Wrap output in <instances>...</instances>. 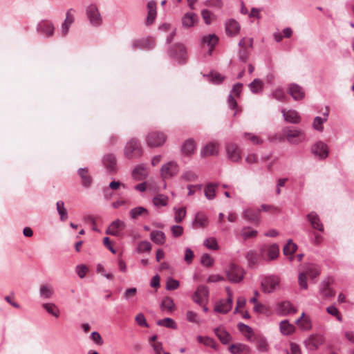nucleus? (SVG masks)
I'll return each instance as SVG.
<instances>
[{"label": "nucleus", "instance_id": "nucleus-1", "mask_svg": "<svg viewBox=\"0 0 354 354\" xmlns=\"http://www.w3.org/2000/svg\"><path fill=\"white\" fill-rule=\"evenodd\" d=\"M143 154V149L138 140L130 139L124 148V155L127 159H136L140 158Z\"/></svg>", "mask_w": 354, "mask_h": 354}, {"label": "nucleus", "instance_id": "nucleus-2", "mask_svg": "<svg viewBox=\"0 0 354 354\" xmlns=\"http://www.w3.org/2000/svg\"><path fill=\"white\" fill-rule=\"evenodd\" d=\"M225 272L228 281L233 283L240 282L245 274L244 270L234 263H230L225 268Z\"/></svg>", "mask_w": 354, "mask_h": 354}, {"label": "nucleus", "instance_id": "nucleus-3", "mask_svg": "<svg viewBox=\"0 0 354 354\" xmlns=\"http://www.w3.org/2000/svg\"><path fill=\"white\" fill-rule=\"evenodd\" d=\"M283 134L287 140L292 144L300 143L306 138L304 131L292 127L283 129Z\"/></svg>", "mask_w": 354, "mask_h": 354}, {"label": "nucleus", "instance_id": "nucleus-4", "mask_svg": "<svg viewBox=\"0 0 354 354\" xmlns=\"http://www.w3.org/2000/svg\"><path fill=\"white\" fill-rule=\"evenodd\" d=\"M167 136L162 132L151 131L146 136V142L148 147L156 148L162 146L166 141Z\"/></svg>", "mask_w": 354, "mask_h": 354}, {"label": "nucleus", "instance_id": "nucleus-5", "mask_svg": "<svg viewBox=\"0 0 354 354\" xmlns=\"http://www.w3.org/2000/svg\"><path fill=\"white\" fill-rule=\"evenodd\" d=\"M260 254L266 261H272L277 259L279 254V247L277 244L274 243L270 246L263 245L260 248Z\"/></svg>", "mask_w": 354, "mask_h": 354}, {"label": "nucleus", "instance_id": "nucleus-6", "mask_svg": "<svg viewBox=\"0 0 354 354\" xmlns=\"http://www.w3.org/2000/svg\"><path fill=\"white\" fill-rule=\"evenodd\" d=\"M179 171L178 164L174 161H170L164 164L160 169V176L163 179L170 178L176 176Z\"/></svg>", "mask_w": 354, "mask_h": 354}, {"label": "nucleus", "instance_id": "nucleus-7", "mask_svg": "<svg viewBox=\"0 0 354 354\" xmlns=\"http://www.w3.org/2000/svg\"><path fill=\"white\" fill-rule=\"evenodd\" d=\"M86 15L93 26H99L102 24V19L95 5L91 4L87 7Z\"/></svg>", "mask_w": 354, "mask_h": 354}, {"label": "nucleus", "instance_id": "nucleus-8", "mask_svg": "<svg viewBox=\"0 0 354 354\" xmlns=\"http://www.w3.org/2000/svg\"><path fill=\"white\" fill-rule=\"evenodd\" d=\"M263 291L270 293L279 286V279L275 276L266 277L261 282Z\"/></svg>", "mask_w": 354, "mask_h": 354}, {"label": "nucleus", "instance_id": "nucleus-9", "mask_svg": "<svg viewBox=\"0 0 354 354\" xmlns=\"http://www.w3.org/2000/svg\"><path fill=\"white\" fill-rule=\"evenodd\" d=\"M37 30L39 33L46 37H50L54 34L55 27L53 24L48 20L41 21L37 26Z\"/></svg>", "mask_w": 354, "mask_h": 354}, {"label": "nucleus", "instance_id": "nucleus-10", "mask_svg": "<svg viewBox=\"0 0 354 354\" xmlns=\"http://www.w3.org/2000/svg\"><path fill=\"white\" fill-rule=\"evenodd\" d=\"M131 46L133 49L150 50L154 47L155 41L151 37L142 38L133 41Z\"/></svg>", "mask_w": 354, "mask_h": 354}, {"label": "nucleus", "instance_id": "nucleus-11", "mask_svg": "<svg viewBox=\"0 0 354 354\" xmlns=\"http://www.w3.org/2000/svg\"><path fill=\"white\" fill-rule=\"evenodd\" d=\"M126 224L120 219H115L108 227L106 233L115 236L120 235L121 232L125 228Z\"/></svg>", "mask_w": 354, "mask_h": 354}, {"label": "nucleus", "instance_id": "nucleus-12", "mask_svg": "<svg viewBox=\"0 0 354 354\" xmlns=\"http://www.w3.org/2000/svg\"><path fill=\"white\" fill-rule=\"evenodd\" d=\"M324 342V337L320 335H312L304 342L306 347L308 350H316Z\"/></svg>", "mask_w": 354, "mask_h": 354}, {"label": "nucleus", "instance_id": "nucleus-13", "mask_svg": "<svg viewBox=\"0 0 354 354\" xmlns=\"http://www.w3.org/2000/svg\"><path fill=\"white\" fill-rule=\"evenodd\" d=\"M311 151L321 159H325L328 155L327 145L321 141L317 142L312 146Z\"/></svg>", "mask_w": 354, "mask_h": 354}, {"label": "nucleus", "instance_id": "nucleus-14", "mask_svg": "<svg viewBox=\"0 0 354 354\" xmlns=\"http://www.w3.org/2000/svg\"><path fill=\"white\" fill-rule=\"evenodd\" d=\"M261 209H254L251 208L246 209L243 212V218L246 219L248 221L259 224L260 221Z\"/></svg>", "mask_w": 354, "mask_h": 354}, {"label": "nucleus", "instance_id": "nucleus-15", "mask_svg": "<svg viewBox=\"0 0 354 354\" xmlns=\"http://www.w3.org/2000/svg\"><path fill=\"white\" fill-rule=\"evenodd\" d=\"M227 350L231 354H250V348L244 344L236 343L229 344Z\"/></svg>", "mask_w": 354, "mask_h": 354}, {"label": "nucleus", "instance_id": "nucleus-16", "mask_svg": "<svg viewBox=\"0 0 354 354\" xmlns=\"http://www.w3.org/2000/svg\"><path fill=\"white\" fill-rule=\"evenodd\" d=\"M241 30V26L238 21L234 19H229L225 23V32L229 37L237 35Z\"/></svg>", "mask_w": 354, "mask_h": 354}, {"label": "nucleus", "instance_id": "nucleus-17", "mask_svg": "<svg viewBox=\"0 0 354 354\" xmlns=\"http://www.w3.org/2000/svg\"><path fill=\"white\" fill-rule=\"evenodd\" d=\"M218 38L214 34H209L205 35L202 39V45L203 46L207 47L208 54L211 55L212 52L214 50L215 45L218 43Z\"/></svg>", "mask_w": 354, "mask_h": 354}, {"label": "nucleus", "instance_id": "nucleus-18", "mask_svg": "<svg viewBox=\"0 0 354 354\" xmlns=\"http://www.w3.org/2000/svg\"><path fill=\"white\" fill-rule=\"evenodd\" d=\"M198 21V16L194 12H186L181 19L182 25L185 28L194 27Z\"/></svg>", "mask_w": 354, "mask_h": 354}, {"label": "nucleus", "instance_id": "nucleus-19", "mask_svg": "<svg viewBox=\"0 0 354 354\" xmlns=\"http://www.w3.org/2000/svg\"><path fill=\"white\" fill-rule=\"evenodd\" d=\"M207 288L205 286H200L197 288L193 297V299L196 303L202 304L207 299Z\"/></svg>", "mask_w": 354, "mask_h": 354}, {"label": "nucleus", "instance_id": "nucleus-20", "mask_svg": "<svg viewBox=\"0 0 354 354\" xmlns=\"http://www.w3.org/2000/svg\"><path fill=\"white\" fill-rule=\"evenodd\" d=\"M225 149L227 158L231 161L236 162L241 159L240 149L235 144H228Z\"/></svg>", "mask_w": 354, "mask_h": 354}, {"label": "nucleus", "instance_id": "nucleus-21", "mask_svg": "<svg viewBox=\"0 0 354 354\" xmlns=\"http://www.w3.org/2000/svg\"><path fill=\"white\" fill-rule=\"evenodd\" d=\"M288 93L295 100H301L304 97L303 88L297 84H290L288 88Z\"/></svg>", "mask_w": 354, "mask_h": 354}, {"label": "nucleus", "instance_id": "nucleus-22", "mask_svg": "<svg viewBox=\"0 0 354 354\" xmlns=\"http://www.w3.org/2000/svg\"><path fill=\"white\" fill-rule=\"evenodd\" d=\"M219 150V144L210 142L206 145L201 151V155L202 157H207L218 154Z\"/></svg>", "mask_w": 354, "mask_h": 354}, {"label": "nucleus", "instance_id": "nucleus-23", "mask_svg": "<svg viewBox=\"0 0 354 354\" xmlns=\"http://www.w3.org/2000/svg\"><path fill=\"white\" fill-rule=\"evenodd\" d=\"M147 17L146 24L151 25L153 23L156 17V3L154 1H149L147 5Z\"/></svg>", "mask_w": 354, "mask_h": 354}, {"label": "nucleus", "instance_id": "nucleus-24", "mask_svg": "<svg viewBox=\"0 0 354 354\" xmlns=\"http://www.w3.org/2000/svg\"><path fill=\"white\" fill-rule=\"evenodd\" d=\"M281 112L286 122L292 124H298L300 122L301 118L296 111L289 110L286 111L285 109H283Z\"/></svg>", "mask_w": 354, "mask_h": 354}, {"label": "nucleus", "instance_id": "nucleus-25", "mask_svg": "<svg viewBox=\"0 0 354 354\" xmlns=\"http://www.w3.org/2000/svg\"><path fill=\"white\" fill-rule=\"evenodd\" d=\"M307 218L314 229L317 230L319 232L324 231L323 224L320 221L318 215L315 212H312L309 213L307 215Z\"/></svg>", "mask_w": 354, "mask_h": 354}, {"label": "nucleus", "instance_id": "nucleus-26", "mask_svg": "<svg viewBox=\"0 0 354 354\" xmlns=\"http://www.w3.org/2000/svg\"><path fill=\"white\" fill-rule=\"evenodd\" d=\"M330 279L324 280L320 284V292L326 298H330L335 296V291L329 286Z\"/></svg>", "mask_w": 354, "mask_h": 354}, {"label": "nucleus", "instance_id": "nucleus-27", "mask_svg": "<svg viewBox=\"0 0 354 354\" xmlns=\"http://www.w3.org/2000/svg\"><path fill=\"white\" fill-rule=\"evenodd\" d=\"M103 163L106 169L110 172L116 171V158L113 154H107L104 156Z\"/></svg>", "mask_w": 354, "mask_h": 354}, {"label": "nucleus", "instance_id": "nucleus-28", "mask_svg": "<svg viewBox=\"0 0 354 354\" xmlns=\"http://www.w3.org/2000/svg\"><path fill=\"white\" fill-rule=\"evenodd\" d=\"M71 11L72 9H70L66 12V19L62 25V33L64 37L68 34L69 27L74 21V17L71 14Z\"/></svg>", "mask_w": 354, "mask_h": 354}, {"label": "nucleus", "instance_id": "nucleus-29", "mask_svg": "<svg viewBox=\"0 0 354 354\" xmlns=\"http://www.w3.org/2000/svg\"><path fill=\"white\" fill-rule=\"evenodd\" d=\"M147 176V171L144 165H137L132 171V176L138 180L145 178Z\"/></svg>", "mask_w": 354, "mask_h": 354}, {"label": "nucleus", "instance_id": "nucleus-30", "mask_svg": "<svg viewBox=\"0 0 354 354\" xmlns=\"http://www.w3.org/2000/svg\"><path fill=\"white\" fill-rule=\"evenodd\" d=\"M208 225V219L207 216L203 212H198L196 216L194 221H193V225L194 227H205Z\"/></svg>", "mask_w": 354, "mask_h": 354}, {"label": "nucleus", "instance_id": "nucleus-31", "mask_svg": "<svg viewBox=\"0 0 354 354\" xmlns=\"http://www.w3.org/2000/svg\"><path fill=\"white\" fill-rule=\"evenodd\" d=\"M297 249V245L292 242L291 239L288 241V243L283 248V254L286 256H290V261H292L294 259V253L296 252Z\"/></svg>", "mask_w": 354, "mask_h": 354}, {"label": "nucleus", "instance_id": "nucleus-32", "mask_svg": "<svg viewBox=\"0 0 354 354\" xmlns=\"http://www.w3.org/2000/svg\"><path fill=\"white\" fill-rule=\"evenodd\" d=\"M150 239L156 244L162 245L165 243L166 236L162 231L153 230L150 234Z\"/></svg>", "mask_w": 354, "mask_h": 354}, {"label": "nucleus", "instance_id": "nucleus-33", "mask_svg": "<svg viewBox=\"0 0 354 354\" xmlns=\"http://www.w3.org/2000/svg\"><path fill=\"white\" fill-rule=\"evenodd\" d=\"M196 143L195 141L190 138L185 141L182 146V151L186 155H191L195 152Z\"/></svg>", "mask_w": 354, "mask_h": 354}, {"label": "nucleus", "instance_id": "nucleus-34", "mask_svg": "<svg viewBox=\"0 0 354 354\" xmlns=\"http://www.w3.org/2000/svg\"><path fill=\"white\" fill-rule=\"evenodd\" d=\"M295 323L301 330H307L311 328V322L310 318L306 316L304 313L301 314V317L298 319Z\"/></svg>", "mask_w": 354, "mask_h": 354}, {"label": "nucleus", "instance_id": "nucleus-35", "mask_svg": "<svg viewBox=\"0 0 354 354\" xmlns=\"http://www.w3.org/2000/svg\"><path fill=\"white\" fill-rule=\"evenodd\" d=\"M240 234L243 240H247L255 238L258 234V232L250 227H244L241 229Z\"/></svg>", "mask_w": 354, "mask_h": 354}, {"label": "nucleus", "instance_id": "nucleus-36", "mask_svg": "<svg viewBox=\"0 0 354 354\" xmlns=\"http://www.w3.org/2000/svg\"><path fill=\"white\" fill-rule=\"evenodd\" d=\"M78 174L81 177L82 185L86 187H88L92 183V179L91 176L88 174L87 169L80 168L78 170Z\"/></svg>", "mask_w": 354, "mask_h": 354}, {"label": "nucleus", "instance_id": "nucleus-37", "mask_svg": "<svg viewBox=\"0 0 354 354\" xmlns=\"http://www.w3.org/2000/svg\"><path fill=\"white\" fill-rule=\"evenodd\" d=\"M225 291L227 292V299L226 302L223 304V314L228 313L232 306V297L233 295L229 287L225 288Z\"/></svg>", "mask_w": 354, "mask_h": 354}, {"label": "nucleus", "instance_id": "nucleus-38", "mask_svg": "<svg viewBox=\"0 0 354 354\" xmlns=\"http://www.w3.org/2000/svg\"><path fill=\"white\" fill-rule=\"evenodd\" d=\"M304 273L306 275L308 274L311 278H315L321 273L320 268L315 264H308L306 266Z\"/></svg>", "mask_w": 354, "mask_h": 354}, {"label": "nucleus", "instance_id": "nucleus-39", "mask_svg": "<svg viewBox=\"0 0 354 354\" xmlns=\"http://www.w3.org/2000/svg\"><path fill=\"white\" fill-rule=\"evenodd\" d=\"M280 330L283 335H288L294 333L295 328L288 320H283L280 323Z\"/></svg>", "mask_w": 354, "mask_h": 354}, {"label": "nucleus", "instance_id": "nucleus-40", "mask_svg": "<svg viewBox=\"0 0 354 354\" xmlns=\"http://www.w3.org/2000/svg\"><path fill=\"white\" fill-rule=\"evenodd\" d=\"M160 308L162 310H167L168 312H172L175 309V304L173 299L171 297H165L162 299Z\"/></svg>", "mask_w": 354, "mask_h": 354}, {"label": "nucleus", "instance_id": "nucleus-41", "mask_svg": "<svg viewBox=\"0 0 354 354\" xmlns=\"http://www.w3.org/2000/svg\"><path fill=\"white\" fill-rule=\"evenodd\" d=\"M197 340L205 346H209L215 350H217L218 348V345L214 342V340L209 337L198 336Z\"/></svg>", "mask_w": 354, "mask_h": 354}, {"label": "nucleus", "instance_id": "nucleus-42", "mask_svg": "<svg viewBox=\"0 0 354 354\" xmlns=\"http://www.w3.org/2000/svg\"><path fill=\"white\" fill-rule=\"evenodd\" d=\"M57 211L59 214L60 220L65 221L68 218V212L64 207V203L62 201H59L56 203Z\"/></svg>", "mask_w": 354, "mask_h": 354}, {"label": "nucleus", "instance_id": "nucleus-43", "mask_svg": "<svg viewBox=\"0 0 354 354\" xmlns=\"http://www.w3.org/2000/svg\"><path fill=\"white\" fill-rule=\"evenodd\" d=\"M246 259L250 266H254L259 263V257L256 251L250 250L246 254Z\"/></svg>", "mask_w": 354, "mask_h": 354}, {"label": "nucleus", "instance_id": "nucleus-44", "mask_svg": "<svg viewBox=\"0 0 354 354\" xmlns=\"http://www.w3.org/2000/svg\"><path fill=\"white\" fill-rule=\"evenodd\" d=\"M130 216L132 219H136L138 216L148 214V210L143 207H137L131 209L129 212Z\"/></svg>", "mask_w": 354, "mask_h": 354}, {"label": "nucleus", "instance_id": "nucleus-45", "mask_svg": "<svg viewBox=\"0 0 354 354\" xmlns=\"http://www.w3.org/2000/svg\"><path fill=\"white\" fill-rule=\"evenodd\" d=\"M169 198L164 194H158L153 198V203L156 207L166 206L168 203Z\"/></svg>", "mask_w": 354, "mask_h": 354}, {"label": "nucleus", "instance_id": "nucleus-46", "mask_svg": "<svg viewBox=\"0 0 354 354\" xmlns=\"http://www.w3.org/2000/svg\"><path fill=\"white\" fill-rule=\"evenodd\" d=\"M156 324L158 326H165V327H167L169 328L176 329L177 328V325H176V322H174V320L173 319L169 318V317H167V318H165L162 319H159L157 321Z\"/></svg>", "mask_w": 354, "mask_h": 354}, {"label": "nucleus", "instance_id": "nucleus-47", "mask_svg": "<svg viewBox=\"0 0 354 354\" xmlns=\"http://www.w3.org/2000/svg\"><path fill=\"white\" fill-rule=\"evenodd\" d=\"M227 104L232 109H236L233 115L236 116L238 113L241 112V109L238 107L236 97L233 96L232 94H230L227 98Z\"/></svg>", "mask_w": 354, "mask_h": 354}, {"label": "nucleus", "instance_id": "nucleus-48", "mask_svg": "<svg viewBox=\"0 0 354 354\" xmlns=\"http://www.w3.org/2000/svg\"><path fill=\"white\" fill-rule=\"evenodd\" d=\"M39 294L41 297L49 299L53 295V289L48 285H41L39 290Z\"/></svg>", "mask_w": 354, "mask_h": 354}, {"label": "nucleus", "instance_id": "nucleus-49", "mask_svg": "<svg viewBox=\"0 0 354 354\" xmlns=\"http://www.w3.org/2000/svg\"><path fill=\"white\" fill-rule=\"evenodd\" d=\"M263 83L259 79H255L249 84V88L252 93H257L263 88Z\"/></svg>", "mask_w": 354, "mask_h": 354}, {"label": "nucleus", "instance_id": "nucleus-50", "mask_svg": "<svg viewBox=\"0 0 354 354\" xmlns=\"http://www.w3.org/2000/svg\"><path fill=\"white\" fill-rule=\"evenodd\" d=\"M176 48L179 51V55L174 53H171V56L175 57L180 62L184 61L185 59L186 54L185 46L183 45L178 44L176 46Z\"/></svg>", "mask_w": 354, "mask_h": 354}, {"label": "nucleus", "instance_id": "nucleus-51", "mask_svg": "<svg viewBox=\"0 0 354 354\" xmlns=\"http://www.w3.org/2000/svg\"><path fill=\"white\" fill-rule=\"evenodd\" d=\"M216 185L209 184L205 188V196L209 200L213 199L216 195Z\"/></svg>", "mask_w": 354, "mask_h": 354}, {"label": "nucleus", "instance_id": "nucleus-52", "mask_svg": "<svg viewBox=\"0 0 354 354\" xmlns=\"http://www.w3.org/2000/svg\"><path fill=\"white\" fill-rule=\"evenodd\" d=\"M43 307L50 315L58 317L59 315V310L53 304H44Z\"/></svg>", "mask_w": 354, "mask_h": 354}, {"label": "nucleus", "instance_id": "nucleus-53", "mask_svg": "<svg viewBox=\"0 0 354 354\" xmlns=\"http://www.w3.org/2000/svg\"><path fill=\"white\" fill-rule=\"evenodd\" d=\"M214 263V259L207 253H204L201 257V263L205 267H211Z\"/></svg>", "mask_w": 354, "mask_h": 354}, {"label": "nucleus", "instance_id": "nucleus-54", "mask_svg": "<svg viewBox=\"0 0 354 354\" xmlns=\"http://www.w3.org/2000/svg\"><path fill=\"white\" fill-rule=\"evenodd\" d=\"M244 138L247 140L250 141L254 145H261L263 143L262 139H261L258 136L251 133H245Z\"/></svg>", "mask_w": 354, "mask_h": 354}, {"label": "nucleus", "instance_id": "nucleus-55", "mask_svg": "<svg viewBox=\"0 0 354 354\" xmlns=\"http://www.w3.org/2000/svg\"><path fill=\"white\" fill-rule=\"evenodd\" d=\"M176 210L175 212V216H174V220L176 223H180L184 219L186 215V209L185 207H180L178 209H174Z\"/></svg>", "mask_w": 354, "mask_h": 354}, {"label": "nucleus", "instance_id": "nucleus-56", "mask_svg": "<svg viewBox=\"0 0 354 354\" xmlns=\"http://www.w3.org/2000/svg\"><path fill=\"white\" fill-rule=\"evenodd\" d=\"M151 244L148 241H143L138 243L137 250L139 253L150 252Z\"/></svg>", "mask_w": 354, "mask_h": 354}, {"label": "nucleus", "instance_id": "nucleus-57", "mask_svg": "<svg viewBox=\"0 0 354 354\" xmlns=\"http://www.w3.org/2000/svg\"><path fill=\"white\" fill-rule=\"evenodd\" d=\"M180 283L178 280L169 277L167 280L166 289L168 290H174L178 288Z\"/></svg>", "mask_w": 354, "mask_h": 354}, {"label": "nucleus", "instance_id": "nucleus-58", "mask_svg": "<svg viewBox=\"0 0 354 354\" xmlns=\"http://www.w3.org/2000/svg\"><path fill=\"white\" fill-rule=\"evenodd\" d=\"M204 245L211 250H216L218 248V243L214 238L206 239L203 242Z\"/></svg>", "mask_w": 354, "mask_h": 354}, {"label": "nucleus", "instance_id": "nucleus-59", "mask_svg": "<svg viewBox=\"0 0 354 354\" xmlns=\"http://www.w3.org/2000/svg\"><path fill=\"white\" fill-rule=\"evenodd\" d=\"M326 121V118H322L321 117H315L313 121V127L315 129L322 131L323 130L322 124Z\"/></svg>", "mask_w": 354, "mask_h": 354}, {"label": "nucleus", "instance_id": "nucleus-60", "mask_svg": "<svg viewBox=\"0 0 354 354\" xmlns=\"http://www.w3.org/2000/svg\"><path fill=\"white\" fill-rule=\"evenodd\" d=\"M326 311L330 315L336 317V318H337V319L338 321L342 322V317L339 311L338 310V309L335 306H328L326 308Z\"/></svg>", "mask_w": 354, "mask_h": 354}, {"label": "nucleus", "instance_id": "nucleus-61", "mask_svg": "<svg viewBox=\"0 0 354 354\" xmlns=\"http://www.w3.org/2000/svg\"><path fill=\"white\" fill-rule=\"evenodd\" d=\"M208 80L215 84L221 83V77L219 73L211 72L207 76Z\"/></svg>", "mask_w": 354, "mask_h": 354}, {"label": "nucleus", "instance_id": "nucleus-62", "mask_svg": "<svg viewBox=\"0 0 354 354\" xmlns=\"http://www.w3.org/2000/svg\"><path fill=\"white\" fill-rule=\"evenodd\" d=\"M181 178L185 181H194L197 178V175L193 171H186L183 174Z\"/></svg>", "mask_w": 354, "mask_h": 354}, {"label": "nucleus", "instance_id": "nucleus-63", "mask_svg": "<svg viewBox=\"0 0 354 354\" xmlns=\"http://www.w3.org/2000/svg\"><path fill=\"white\" fill-rule=\"evenodd\" d=\"M239 45L242 48H246L248 47H250V48H252L253 45V39L252 38H242L239 43Z\"/></svg>", "mask_w": 354, "mask_h": 354}, {"label": "nucleus", "instance_id": "nucleus-64", "mask_svg": "<svg viewBox=\"0 0 354 354\" xmlns=\"http://www.w3.org/2000/svg\"><path fill=\"white\" fill-rule=\"evenodd\" d=\"M194 258V253L191 248H186L185 250L184 260L189 265L191 264Z\"/></svg>", "mask_w": 354, "mask_h": 354}]
</instances>
